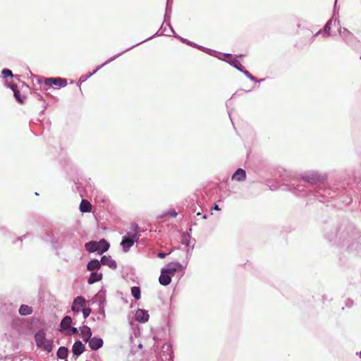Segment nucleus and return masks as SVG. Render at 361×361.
I'll return each mask as SVG.
<instances>
[{
	"mask_svg": "<svg viewBox=\"0 0 361 361\" xmlns=\"http://www.w3.org/2000/svg\"><path fill=\"white\" fill-rule=\"evenodd\" d=\"M35 341L38 348L48 353L52 351L54 347L53 341L46 338V334L43 330H40L35 334Z\"/></svg>",
	"mask_w": 361,
	"mask_h": 361,
	"instance_id": "f257e3e1",
	"label": "nucleus"
},
{
	"mask_svg": "<svg viewBox=\"0 0 361 361\" xmlns=\"http://www.w3.org/2000/svg\"><path fill=\"white\" fill-rule=\"evenodd\" d=\"M43 82L47 86H55L56 88H60L67 85L66 80L61 78H44Z\"/></svg>",
	"mask_w": 361,
	"mask_h": 361,
	"instance_id": "f03ea898",
	"label": "nucleus"
},
{
	"mask_svg": "<svg viewBox=\"0 0 361 361\" xmlns=\"http://www.w3.org/2000/svg\"><path fill=\"white\" fill-rule=\"evenodd\" d=\"M140 235L137 234L136 231L133 234L128 233V235L123 238L121 245L123 248H130L133 246L134 243L137 241Z\"/></svg>",
	"mask_w": 361,
	"mask_h": 361,
	"instance_id": "7ed1b4c3",
	"label": "nucleus"
},
{
	"mask_svg": "<svg viewBox=\"0 0 361 361\" xmlns=\"http://www.w3.org/2000/svg\"><path fill=\"white\" fill-rule=\"evenodd\" d=\"M302 178L305 181H307L312 184H315L318 182L323 181L325 179V177L324 176L318 174L317 173L311 172L304 176Z\"/></svg>",
	"mask_w": 361,
	"mask_h": 361,
	"instance_id": "20e7f679",
	"label": "nucleus"
},
{
	"mask_svg": "<svg viewBox=\"0 0 361 361\" xmlns=\"http://www.w3.org/2000/svg\"><path fill=\"white\" fill-rule=\"evenodd\" d=\"M109 244L104 240L102 239L99 242L90 241L85 244V248H109Z\"/></svg>",
	"mask_w": 361,
	"mask_h": 361,
	"instance_id": "39448f33",
	"label": "nucleus"
},
{
	"mask_svg": "<svg viewBox=\"0 0 361 361\" xmlns=\"http://www.w3.org/2000/svg\"><path fill=\"white\" fill-rule=\"evenodd\" d=\"M85 305V299L82 296H78L74 299L71 309L73 311L79 312L80 307H84Z\"/></svg>",
	"mask_w": 361,
	"mask_h": 361,
	"instance_id": "423d86ee",
	"label": "nucleus"
},
{
	"mask_svg": "<svg viewBox=\"0 0 361 361\" xmlns=\"http://www.w3.org/2000/svg\"><path fill=\"white\" fill-rule=\"evenodd\" d=\"M103 340L101 338L93 337L88 341L89 347L92 350H97L102 347Z\"/></svg>",
	"mask_w": 361,
	"mask_h": 361,
	"instance_id": "0eeeda50",
	"label": "nucleus"
},
{
	"mask_svg": "<svg viewBox=\"0 0 361 361\" xmlns=\"http://www.w3.org/2000/svg\"><path fill=\"white\" fill-rule=\"evenodd\" d=\"M80 330L82 340L85 342H88L92 336V331L90 328L87 326H82V327H80Z\"/></svg>",
	"mask_w": 361,
	"mask_h": 361,
	"instance_id": "6e6552de",
	"label": "nucleus"
},
{
	"mask_svg": "<svg viewBox=\"0 0 361 361\" xmlns=\"http://www.w3.org/2000/svg\"><path fill=\"white\" fill-rule=\"evenodd\" d=\"M159 281L161 285L167 286L171 281V275L166 272L164 269H162Z\"/></svg>",
	"mask_w": 361,
	"mask_h": 361,
	"instance_id": "1a4fd4ad",
	"label": "nucleus"
},
{
	"mask_svg": "<svg viewBox=\"0 0 361 361\" xmlns=\"http://www.w3.org/2000/svg\"><path fill=\"white\" fill-rule=\"evenodd\" d=\"M85 349V345L81 341H77L73 345L72 351L75 355L78 356L84 352Z\"/></svg>",
	"mask_w": 361,
	"mask_h": 361,
	"instance_id": "9d476101",
	"label": "nucleus"
},
{
	"mask_svg": "<svg viewBox=\"0 0 361 361\" xmlns=\"http://www.w3.org/2000/svg\"><path fill=\"white\" fill-rule=\"evenodd\" d=\"M71 323H72V319L71 317H69V316L64 317L63 319H62V321L61 322V324H60L61 329H59V331H61L63 330L69 329L71 328Z\"/></svg>",
	"mask_w": 361,
	"mask_h": 361,
	"instance_id": "9b49d317",
	"label": "nucleus"
},
{
	"mask_svg": "<svg viewBox=\"0 0 361 361\" xmlns=\"http://www.w3.org/2000/svg\"><path fill=\"white\" fill-rule=\"evenodd\" d=\"M246 178V172L242 169H238L233 175V179L238 181L244 180Z\"/></svg>",
	"mask_w": 361,
	"mask_h": 361,
	"instance_id": "f8f14e48",
	"label": "nucleus"
},
{
	"mask_svg": "<svg viewBox=\"0 0 361 361\" xmlns=\"http://www.w3.org/2000/svg\"><path fill=\"white\" fill-rule=\"evenodd\" d=\"M92 209V204L87 200H82L80 204V210L82 212H90Z\"/></svg>",
	"mask_w": 361,
	"mask_h": 361,
	"instance_id": "ddd939ff",
	"label": "nucleus"
},
{
	"mask_svg": "<svg viewBox=\"0 0 361 361\" xmlns=\"http://www.w3.org/2000/svg\"><path fill=\"white\" fill-rule=\"evenodd\" d=\"M102 279V274L101 273L92 271L88 279V283L92 284L99 281Z\"/></svg>",
	"mask_w": 361,
	"mask_h": 361,
	"instance_id": "4468645a",
	"label": "nucleus"
},
{
	"mask_svg": "<svg viewBox=\"0 0 361 361\" xmlns=\"http://www.w3.org/2000/svg\"><path fill=\"white\" fill-rule=\"evenodd\" d=\"M136 319L139 322H147L149 319V314L142 310H139L136 312Z\"/></svg>",
	"mask_w": 361,
	"mask_h": 361,
	"instance_id": "2eb2a0df",
	"label": "nucleus"
},
{
	"mask_svg": "<svg viewBox=\"0 0 361 361\" xmlns=\"http://www.w3.org/2000/svg\"><path fill=\"white\" fill-rule=\"evenodd\" d=\"M180 267L179 264L178 263H170L167 265L166 269H164L166 272L170 274L171 275H173L175 272Z\"/></svg>",
	"mask_w": 361,
	"mask_h": 361,
	"instance_id": "dca6fc26",
	"label": "nucleus"
},
{
	"mask_svg": "<svg viewBox=\"0 0 361 361\" xmlns=\"http://www.w3.org/2000/svg\"><path fill=\"white\" fill-rule=\"evenodd\" d=\"M19 313L21 315H30L32 313V308L27 305H22L19 309Z\"/></svg>",
	"mask_w": 361,
	"mask_h": 361,
	"instance_id": "f3484780",
	"label": "nucleus"
},
{
	"mask_svg": "<svg viewBox=\"0 0 361 361\" xmlns=\"http://www.w3.org/2000/svg\"><path fill=\"white\" fill-rule=\"evenodd\" d=\"M100 262L97 260V259H93V260H91L88 264H87V269L89 271H94V270H97L100 268Z\"/></svg>",
	"mask_w": 361,
	"mask_h": 361,
	"instance_id": "a211bd4d",
	"label": "nucleus"
},
{
	"mask_svg": "<svg viewBox=\"0 0 361 361\" xmlns=\"http://www.w3.org/2000/svg\"><path fill=\"white\" fill-rule=\"evenodd\" d=\"M57 357L59 359L63 360L68 357V349L66 347H60L57 351Z\"/></svg>",
	"mask_w": 361,
	"mask_h": 361,
	"instance_id": "6ab92c4d",
	"label": "nucleus"
},
{
	"mask_svg": "<svg viewBox=\"0 0 361 361\" xmlns=\"http://www.w3.org/2000/svg\"><path fill=\"white\" fill-rule=\"evenodd\" d=\"M101 263L102 264H106L110 267H116V262L106 256L102 257Z\"/></svg>",
	"mask_w": 361,
	"mask_h": 361,
	"instance_id": "aec40b11",
	"label": "nucleus"
},
{
	"mask_svg": "<svg viewBox=\"0 0 361 361\" xmlns=\"http://www.w3.org/2000/svg\"><path fill=\"white\" fill-rule=\"evenodd\" d=\"M11 88L13 91L14 97L16 99L20 104H23L24 102L23 99L20 97V91L17 89L16 85H12Z\"/></svg>",
	"mask_w": 361,
	"mask_h": 361,
	"instance_id": "412c9836",
	"label": "nucleus"
},
{
	"mask_svg": "<svg viewBox=\"0 0 361 361\" xmlns=\"http://www.w3.org/2000/svg\"><path fill=\"white\" fill-rule=\"evenodd\" d=\"M131 293H132V295L136 299V300H139L141 297V294H140V289L139 287H137V286H133L132 288H131Z\"/></svg>",
	"mask_w": 361,
	"mask_h": 361,
	"instance_id": "4be33fe9",
	"label": "nucleus"
},
{
	"mask_svg": "<svg viewBox=\"0 0 361 361\" xmlns=\"http://www.w3.org/2000/svg\"><path fill=\"white\" fill-rule=\"evenodd\" d=\"M231 64L233 65L235 68H236L237 69L241 71L242 70V68H243V65L241 64V63L234 59H232L231 62Z\"/></svg>",
	"mask_w": 361,
	"mask_h": 361,
	"instance_id": "5701e85b",
	"label": "nucleus"
},
{
	"mask_svg": "<svg viewBox=\"0 0 361 361\" xmlns=\"http://www.w3.org/2000/svg\"><path fill=\"white\" fill-rule=\"evenodd\" d=\"M1 73L4 78L13 77L12 71L9 69H4Z\"/></svg>",
	"mask_w": 361,
	"mask_h": 361,
	"instance_id": "b1692460",
	"label": "nucleus"
},
{
	"mask_svg": "<svg viewBox=\"0 0 361 361\" xmlns=\"http://www.w3.org/2000/svg\"><path fill=\"white\" fill-rule=\"evenodd\" d=\"M232 59H234L233 57H232V55L231 54H224V59L223 60L228 62L229 63H231Z\"/></svg>",
	"mask_w": 361,
	"mask_h": 361,
	"instance_id": "393cba45",
	"label": "nucleus"
},
{
	"mask_svg": "<svg viewBox=\"0 0 361 361\" xmlns=\"http://www.w3.org/2000/svg\"><path fill=\"white\" fill-rule=\"evenodd\" d=\"M90 312H91L90 308H83L82 309V314H83V316L85 318H87V317H89Z\"/></svg>",
	"mask_w": 361,
	"mask_h": 361,
	"instance_id": "a878e982",
	"label": "nucleus"
},
{
	"mask_svg": "<svg viewBox=\"0 0 361 361\" xmlns=\"http://www.w3.org/2000/svg\"><path fill=\"white\" fill-rule=\"evenodd\" d=\"M70 331L71 332H68V335H71V334H78V330L77 328L75 327H71L70 328Z\"/></svg>",
	"mask_w": 361,
	"mask_h": 361,
	"instance_id": "bb28decb",
	"label": "nucleus"
},
{
	"mask_svg": "<svg viewBox=\"0 0 361 361\" xmlns=\"http://www.w3.org/2000/svg\"><path fill=\"white\" fill-rule=\"evenodd\" d=\"M331 27H330V23L328 22L326 25L324 26V31L328 32L330 30Z\"/></svg>",
	"mask_w": 361,
	"mask_h": 361,
	"instance_id": "cd10ccee",
	"label": "nucleus"
},
{
	"mask_svg": "<svg viewBox=\"0 0 361 361\" xmlns=\"http://www.w3.org/2000/svg\"><path fill=\"white\" fill-rule=\"evenodd\" d=\"M97 250L100 251L98 253L102 255V254L104 253V252L106 251L107 250H104V249H102V250H90V251H91V252H94V251H97Z\"/></svg>",
	"mask_w": 361,
	"mask_h": 361,
	"instance_id": "c85d7f7f",
	"label": "nucleus"
},
{
	"mask_svg": "<svg viewBox=\"0 0 361 361\" xmlns=\"http://www.w3.org/2000/svg\"><path fill=\"white\" fill-rule=\"evenodd\" d=\"M165 256H166V254L164 253V252H159L157 255V257H159V258H164Z\"/></svg>",
	"mask_w": 361,
	"mask_h": 361,
	"instance_id": "c756f323",
	"label": "nucleus"
},
{
	"mask_svg": "<svg viewBox=\"0 0 361 361\" xmlns=\"http://www.w3.org/2000/svg\"><path fill=\"white\" fill-rule=\"evenodd\" d=\"M169 214H170L171 216L175 217V216H176L177 213H176L175 211H173V212H170V213H169Z\"/></svg>",
	"mask_w": 361,
	"mask_h": 361,
	"instance_id": "7c9ffc66",
	"label": "nucleus"
},
{
	"mask_svg": "<svg viewBox=\"0 0 361 361\" xmlns=\"http://www.w3.org/2000/svg\"><path fill=\"white\" fill-rule=\"evenodd\" d=\"M213 209H214V210H216V211H219V210H221V209L219 207V206H218L217 204H214V206Z\"/></svg>",
	"mask_w": 361,
	"mask_h": 361,
	"instance_id": "2f4dec72",
	"label": "nucleus"
},
{
	"mask_svg": "<svg viewBox=\"0 0 361 361\" xmlns=\"http://www.w3.org/2000/svg\"><path fill=\"white\" fill-rule=\"evenodd\" d=\"M360 357H361V351H360Z\"/></svg>",
	"mask_w": 361,
	"mask_h": 361,
	"instance_id": "473e14b6",
	"label": "nucleus"
}]
</instances>
